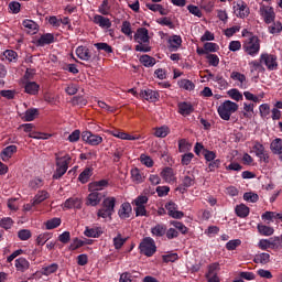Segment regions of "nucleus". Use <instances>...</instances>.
Here are the masks:
<instances>
[{
	"mask_svg": "<svg viewBox=\"0 0 282 282\" xmlns=\"http://www.w3.org/2000/svg\"><path fill=\"white\" fill-rule=\"evenodd\" d=\"M116 213V197L108 196L101 203V208L97 212V217L100 219H110Z\"/></svg>",
	"mask_w": 282,
	"mask_h": 282,
	"instance_id": "f257e3e1",
	"label": "nucleus"
},
{
	"mask_svg": "<svg viewBox=\"0 0 282 282\" xmlns=\"http://www.w3.org/2000/svg\"><path fill=\"white\" fill-rule=\"evenodd\" d=\"M56 170L53 174V180H61L63 175L67 173V169H69V162H72V156L69 154L61 155V153L56 154Z\"/></svg>",
	"mask_w": 282,
	"mask_h": 282,
	"instance_id": "f03ea898",
	"label": "nucleus"
},
{
	"mask_svg": "<svg viewBox=\"0 0 282 282\" xmlns=\"http://www.w3.org/2000/svg\"><path fill=\"white\" fill-rule=\"evenodd\" d=\"M134 41L139 43V45L135 46L137 52H151V46L149 45V30H147V28H140L137 30Z\"/></svg>",
	"mask_w": 282,
	"mask_h": 282,
	"instance_id": "7ed1b4c3",
	"label": "nucleus"
},
{
	"mask_svg": "<svg viewBox=\"0 0 282 282\" xmlns=\"http://www.w3.org/2000/svg\"><path fill=\"white\" fill-rule=\"evenodd\" d=\"M239 111V105L235 101L225 100L217 108V112L221 120L228 121L232 117V113Z\"/></svg>",
	"mask_w": 282,
	"mask_h": 282,
	"instance_id": "20e7f679",
	"label": "nucleus"
},
{
	"mask_svg": "<svg viewBox=\"0 0 282 282\" xmlns=\"http://www.w3.org/2000/svg\"><path fill=\"white\" fill-rule=\"evenodd\" d=\"M242 50L252 58L259 56V52H261V40H259V36H250L243 42Z\"/></svg>",
	"mask_w": 282,
	"mask_h": 282,
	"instance_id": "39448f33",
	"label": "nucleus"
},
{
	"mask_svg": "<svg viewBox=\"0 0 282 282\" xmlns=\"http://www.w3.org/2000/svg\"><path fill=\"white\" fill-rule=\"evenodd\" d=\"M258 248L260 250H281L282 249V241L279 236H274L269 239H261L258 242Z\"/></svg>",
	"mask_w": 282,
	"mask_h": 282,
	"instance_id": "423d86ee",
	"label": "nucleus"
},
{
	"mask_svg": "<svg viewBox=\"0 0 282 282\" xmlns=\"http://www.w3.org/2000/svg\"><path fill=\"white\" fill-rule=\"evenodd\" d=\"M140 252L141 254H144L145 257H153L158 250V247L155 246V240L151 237L144 238L140 246Z\"/></svg>",
	"mask_w": 282,
	"mask_h": 282,
	"instance_id": "0eeeda50",
	"label": "nucleus"
},
{
	"mask_svg": "<svg viewBox=\"0 0 282 282\" xmlns=\"http://www.w3.org/2000/svg\"><path fill=\"white\" fill-rule=\"evenodd\" d=\"M24 129V133L29 134V138L34 140H50L52 134L36 131L34 123H24L21 126Z\"/></svg>",
	"mask_w": 282,
	"mask_h": 282,
	"instance_id": "6e6552de",
	"label": "nucleus"
},
{
	"mask_svg": "<svg viewBox=\"0 0 282 282\" xmlns=\"http://www.w3.org/2000/svg\"><path fill=\"white\" fill-rule=\"evenodd\" d=\"M132 204L135 206L134 212L137 217H147V204H149V197L144 195L138 196Z\"/></svg>",
	"mask_w": 282,
	"mask_h": 282,
	"instance_id": "1a4fd4ad",
	"label": "nucleus"
},
{
	"mask_svg": "<svg viewBox=\"0 0 282 282\" xmlns=\"http://www.w3.org/2000/svg\"><path fill=\"white\" fill-rule=\"evenodd\" d=\"M234 14L238 19H247V17H250V8L248 7V3H246L243 0H237L234 2Z\"/></svg>",
	"mask_w": 282,
	"mask_h": 282,
	"instance_id": "9d476101",
	"label": "nucleus"
},
{
	"mask_svg": "<svg viewBox=\"0 0 282 282\" xmlns=\"http://www.w3.org/2000/svg\"><path fill=\"white\" fill-rule=\"evenodd\" d=\"M221 270V265L219 262H214L207 267V272L205 274L207 282H220L219 271Z\"/></svg>",
	"mask_w": 282,
	"mask_h": 282,
	"instance_id": "9b49d317",
	"label": "nucleus"
},
{
	"mask_svg": "<svg viewBox=\"0 0 282 282\" xmlns=\"http://www.w3.org/2000/svg\"><path fill=\"white\" fill-rule=\"evenodd\" d=\"M260 63L265 65L269 72H274L279 67V63L276 62V55L270 53H262L260 55Z\"/></svg>",
	"mask_w": 282,
	"mask_h": 282,
	"instance_id": "f8f14e48",
	"label": "nucleus"
},
{
	"mask_svg": "<svg viewBox=\"0 0 282 282\" xmlns=\"http://www.w3.org/2000/svg\"><path fill=\"white\" fill-rule=\"evenodd\" d=\"M260 17H262L264 23L270 25V23H274V19H276V13L274 12V8L270 6H261L259 10Z\"/></svg>",
	"mask_w": 282,
	"mask_h": 282,
	"instance_id": "ddd939ff",
	"label": "nucleus"
},
{
	"mask_svg": "<svg viewBox=\"0 0 282 282\" xmlns=\"http://www.w3.org/2000/svg\"><path fill=\"white\" fill-rule=\"evenodd\" d=\"M252 151L253 153H256V156L259 158L260 162H264V164H268L270 162V155L265 153V148L263 147V144L254 142Z\"/></svg>",
	"mask_w": 282,
	"mask_h": 282,
	"instance_id": "4468645a",
	"label": "nucleus"
},
{
	"mask_svg": "<svg viewBox=\"0 0 282 282\" xmlns=\"http://www.w3.org/2000/svg\"><path fill=\"white\" fill-rule=\"evenodd\" d=\"M82 138L84 142H87L90 147H98V144H102V137L94 134L90 131L83 132Z\"/></svg>",
	"mask_w": 282,
	"mask_h": 282,
	"instance_id": "2eb2a0df",
	"label": "nucleus"
},
{
	"mask_svg": "<svg viewBox=\"0 0 282 282\" xmlns=\"http://www.w3.org/2000/svg\"><path fill=\"white\" fill-rule=\"evenodd\" d=\"M162 180L166 182V184H175L177 182V176L175 174V170L172 167H164L160 173Z\"/></svg>",
	"mask_w": 282,
	"mask_h": 282,
	"instance_id": "dca6fc26",
	"label": "nucleus"
},
{
	"mask_svg": "<svg viewBox=\"0 0 282 282\" xmlns=\"http://www.w3.org/2000/svg\"><path fill=\"white\" fill-rule=\"evenodd\" d=\"M182 36L181 35H171L167 37V48L171 52H177L182 47Z\"/></svg>",
	"mask_w": 282,
	"mask_h": 282,
	"instance_id": "f3484780",
	"label": "nucleus"
},
{
	"mask_svg": "<svg viewBox=\"0 0 282 282\" xmlns=\"http://www.w3.org/2000/svg\"><path fill=\"white\" fill-rule=\"evenodd\" d=\"M93 23L101 28V30H109V28H111V20L100 14L94 15Z\"/></svg>",
	"mask_w": 282,
	"mask_h": 282,
	"instance_id": "a211bd4d",
	"label": "nucleus"
},
{
	"mask_svg": "<svg viewBox=\"0 0 282 282\" xmlns=\"http://www.w3.org/2000/svg\"><path fill=\"white\" fill-rule=\"evenodd\" d=\"M102 202V193L89 191L86 199V206H98Z\"/></svg>",
	"mask_w": 282,
	"mask_h": 282,
	"instance_id": "6ab92c4d",
	"label": "nucleus"
},
{
	"mask_svg": "<svg viewBox=\"0 0 282 282\" xmlns=\"http://www.w3.org/2000/svg\"><path fill=\"white\" fill-rule=\"evenodd\" d=\"M109 133L110 135H113V138H118L119 140H142V135L140 134L131 135L120 130H111L109 131Z\"/></svg>",
	"mask_w": 282,
	"mask_h": 282,
	"instance_id": "aec40b11",
	"label": "nucleus"
},
{
	"mask_svg": "<svg viewBox=\"0 0 282 282\" xmlns=\"http://www.w3.org/2000/svg\"><path fill=\"white\" fill-rule=\"evenodd\" d=\"M165 208H166L170 217H172L173 219H182V217H184V213L177 210V204H175L173 202L167 203L165 205Z\"/></svg>",
	"mask_w": 282,
	"mask_h": 282,
	"instance_id": "412c9836",
	"label": "nucleus"
},
{
	"mask_svg": "<svg viewBox=\"0 0 282 282\" xmlns=\"http://www.w3.org/2000/svg\"><path fill=\"white\" fill-rule=\"evenodd\" d=\"M133 214V207H131V203H123L121 204L119 210H118V216L120 219H129L131 215Z\"/></svg>",
	"mask_w": 282,
	"mask_h": 282,
	"instance_id": "4be33fe9",
	"label": "nucleus"
},
{
	"mask_svg": "<svg viewBox=\"0 0 282 282\" xmlns=\"http://www.w3.org/2000/svg\"><path fill=\"white\" fill-rule=\"evenodd\" d=\"M140 96L143 100H148V102H158L160 100V93L151 89L142 90Z\"/></svg>",
	"mask_w": 282,
	"mask_h": 282,
	"instance_id": "5701e85b",
	"label": "nucleus"
},
{
	"mask_svg": "<svg viewBox=\"0 0 282 282\" xmlns=\"http://www.w3.org/2000/svg\"><path fill=\"white\" fill-rule=\"evenodd\" d=\"M17 145H8L7 148H4L0 153L2 162H9L10 159H12V155L17 153Z\"/></svg>",
	"mask_w": 282,
	"mask_h": 282,
	"instance_id": "b1692460",
	"label": "nucleus"
},
{
	"mask_svg": "<svg viewBox=\"0 0 282 282\" xmlns=\"http://www.w3.org/2000/svg\"><path fill=\"white\" fill-rule=\"evenodd\" d=\"M230 78L232 80L238 82V87H240V89H246V87H248V82L246 79V75L239 73V72H232L230 75Z\"/></svg>",
	"mask_w": 282,
	"mask_h": 282,
	"instance_id": "393cba45",
	"label": "nucleus"
},
{
	"mask_svg": "<svg viewBox=\"0 0 282 282\" xmlns=\"http://www.w3.org/2000/svg\"><path fill=\"white\" fill-rule=\"evenodd\" d=\"M36 116H39V109L31 108L28 109L24 113H22L20 118L21 120H23V122H32L36 120Z\"/></svg>",
	"mask_w": 282,
	"mask_h": 282,
	"instance_id": "a878e982",
	"label": "nucleus"
},
{
	"mask_svg": "<svg viewBox=\"0 0 282 282\" xmlns=\"http://www.w3.org/2000/svg\"><path fill=\"white\" fill-rule=\"evenodd\" d=\"M109 186V182L107 180L95 181L88 184V189L98 193L102 191V188H107Z\"/></svg>",
	"mask_w": 282,
	"mask_h": 282,
	"instance_id": "bb28decb",
	"label": "nucleus"
},
{
	"mask_svg": "<svg viewBox=\"0 0 282 282\" xmlns=\"http://www.w3.org/2000/svg\"><path fill=\"white\" fill-rule=\"evenodd\" d=\"M76 56L80 58V61H90L91 53L89 52V48L86 46H78L76 48Z\"/></svg>",
	"mask_w": 282,
	"mask_h": 282,
	"instance_id": "cd10ccee",
	"label": "nucleus"
},
{
	"mask_svg": "<svg viewBox=\"0 0 282 282\" xmlns=\"http://www.w3.org/2000/svg\"><path fill=\"white\" fill-rule=\"evenodd\" d=\"M235 213L237 217H240L241 219H246V217L250 215V207H248L246 204L237 205L235 208Z\"/></svg>",
	"mask_w": 282,
	"mask_h": 282,
	"instance_id": "c85d7f7f",
	"label": "nucleus"
},
{
	"mask_svg": "<svg viewBox=\"0 0 282 282\" xmlns=\"http://www.w3.org/2000/svg\"><path fill=\"white\" fill-rule=\"evenodd\" d=\"M257 228H258V232L262 237H272V235H274V227H270L263 224H258Z\"/></svg>",
	"mask_w": 282,
	"mask_h": 282,
	"instance_id": "c756f323",
	"label": "nucleus"
},
{
	"mask_svg": "<svg viewBox=\"0 0 282 282\" xmlns=\"http://www.w3.org/2000/svg\"><path fill=\"white\" fill-rule=\"evenodd\" d=\"M45 199H50V193H47V191H39L35 194V196L32 198L33 204H35V206L43 204V202H45Z\"/></svg>",
	"mask_w": 282,
	"mask_h": 282,
	"instance_id": "7c9ffc66",
	"label": "nucleus"
},
{
	"mask_svg": "<svg viewBox=\"0 0 282 282\" xmlns=\"http://www.w3.org/2000/svg\"><path fill=\"white\" fill-rule=\"evenodd\" d=\"M178 113H181V116H191V113H193V105L186 101L180 102Z\"/></svg>",
	"mask_w": 282,
	"mask_h": 282,
	"instance_id": "2f4dec72",
	"label": "nucleus"
},
{
	"mask_svg": "<svg viewBox=\"0 0 282 282\" xmlns=\"http://www.w3.org/2000/svg\"><path fill=\"white\" fill-rule=\"evenodd\" d=\"M22 25L28 30L29 34H36V32H39V24L33 20H24Z\"/></svg>",
	"mask_w": 282,
	"mask_h": 282,
	"instance_id": "473e14b6",
	"label": "nucleus"
},
{
	"mask_svg": "<svg viewBox=\"0 0 282 282\" xmlns=\"http://www.w3.org/2000/svg\"><path fill=\"white\" fill-rule=\"evenodd\" d=\"M152 237H164L166 235V225L158 224L151 228Z\"/></svg>",
	"mask_w": 282,
	"mask_h": 282,
	"instance_id": "72a5a7b5",
	"label": "nucleus"
},
{
	"mask_svg": "<svg viewBox=\"0 0 282 282\" xmlns=\"http://www.w3.org/2000/svg\"><path fill=\"white\" fill-rule=\"evenodd\" d=\"M85 237H91V238H98L100 235H102V228L100 227H86L84 231Z\"/></svg>",
	"mask_w": 282,
	"mask_h": 282,
	"instance_id": "f704fd0d",
	"label": "nucleus"
},
{
	"mask_svg": "<svg viewBox=\"0 0 282 282\" xmlns=\"http://www.w3.org/2000/svg\"><path fill=\"white\" fill-rule=\"evenodd\" d=\"M145 7L148 10H151V12H159L162 17H166V14H169V11L164 9L162 4L147 3Z\"/></svg>",
	"mask_w": 282,
	"mask_h": 282,
	"instance_id": "c9c22d12",
	"label": "nucleus"
},
{
	"mask_svg": "<svg viewBox=\"0 0 282 282\" xmlns=\"http://www.w3.org/2000/svg\"><path fill=\"white\" fill-rule=\"evenodd\" d=\"M91 175H94V169L86 167L78 176L80 184H87Z\"/></svg>",
	"mask_w": 282,
	"mask_h": 282,
	"instance_id": "e433bc0d",
	"label": "nucleus"
},
{
	"mask_svg": "<svg viewBox=\"0 0 282 282\" xmlns=\"http://www.w3.org/2000/svg\"><path fill=\"white\" fill-rule=\"evenodd\" d=\"M270 149L275 155H282V139L276 138L271 142Z\"/></svg>",
	"mask_w": 282,
	"mask_h": 282,
	"instance_id": "4c0bfd02",
	"label": "nucleus"
},
{
	"mask_svg": "<svg viewBox=\"0 0 282 282\" xmlns=\"http://www.w3.org/2000/svg\"><path fill=\"white\" fill-rule=\"evenodd\" d=\"M51 43H54V34L52 33H45L37 40V45L41 47H43V45H50Z\"/></svg>",
	"mask_w": 282,
	"mask_h": 282,
	"instance_id": "58836bf2",
	"label": "nucleus"
},
{
	"mask_svg": "<svg viewBox=\"0 0 282 282\" xmlns=\"http://www.w3.org/2000/svg\"><path fill=\"white\" fill-rule=\"evenodd\" d=\"M41 86H39V84H36L35 82H29L24 86L25 93L30 94L31 96H36Z\"/></svg>",
	"mask_w": 282,
	"mask_h": 282,
	"instance_id": "ea45409f",
	"label": "nucleus"
},
{
	"mask_svg": "<svg viewBox=\"0 0 282 282\" xmlns=\"http://www.w3.org/2000/svg\"><path fill=\"white\" fill-rule=\"evenodd\" d=\"M15 268L19 272H25L30 270V262L25 258H19L15 260Z\"/></svg>",
	"mask_w": 282,
	"mask_h": 282,
	"instance_id": "a19ab883",
	"label": "nucleus"
},
{
	"mask_svg": "<svg viewBox=\"0 0 282 282\" xmlns=\"http://www.w3.org/2000/svg\"><path fill=\"white\" fill-rule=\"evenodd\" d=\"M131 177L132 182H134L135 184H142V182H144V174H142V172L138 167L131 170Z\"/></svg>",
	"mask_w": 282,
	"mask_h": 282,
	"instance_id": "79ce46f5",
	"label": "nucleus"
},
{
	"mask_svg": "<svg viewBox=\"0 0 282 282\" xmlns=\"http://www.w3.org/2000/svg\"><path fill=\"white\" fill-rule=\"evenodd\" d=\"M193 149V143L188 142L186 139L178 140V152L188 153Z\"/></svg>",
	"mask_w": 282,
	"mask_h": 282,
	"instance_id": "37998d69",
	"label": "nucleus"
},
{
	"mask_svg": "<svg viewBox=\"0 0 282 282\" xmlns=\"http://www.w3.org/2000/svg\"><path fill=\"white\" fill-rule=\"evenodd\" d=\"M111 12V4H109V0H104L98 8V13L104 17H109Z\"/></svg>",
	"mask_w": 282,
	"mask_h": 282,
	"instance_id": "c03bdc74",
	"label": "nucleus"
},
{
	"mask_svg": "<svg viewBox=\"0 0 282 282\" xmlns=\"http://www.w3.org/2000/svg\"><path fill=\"white\" fill-rule=\"evenodd\" d=\"M227 96H229V98H231V100H236V102L243 100V95L237 88L229 89L227 91Z\"/></svg>",
	"mask_w": 282,
	"mask_h": 282,
	"instance_id": "a18cd8bd",
	"label": "nucleus"
},
{
	"mask_svg": "<svg viewBox=\"0 0 282 282\" xmlns=\"http://www.w3.org/2000/svg\"><path fill=\"white\" fill-rule=\"evenodd\" d=\"M83 202L80 200V198H68L64 203V208H80Z\"/></svg>",
	"mask_w": 282,
	"mask_h": 282,
	"instance_id": "49530a36",
	"label": "nucleus"
},
{
	"mask_svg": "<svg viewBox=\"0 0 282 282\" xmlns=\"http://www.w3.org/2000/svg\"><path fill=\"white\" fill-rule=\"evenodd\" d=\"M249 67H250V73L254 74V72H263V63H261V59L257 61L253 59L251 62H249Z\"/></svg>",
	"mask_w": 282,
	"mask_h": 282,
	"instance_id": "de8ad7c7",
	"label": "nucleus"
},
{
	"mask_svg": "<svg viewBox=\"0 0 282 282\" xmlns=\"http://www.w3.org/2000/svg\"><path fill=\"white\" fill-rule=\"evenodd\" d=\"M177 85L181 89H185V91H193L195 89V84L189 79H181Z\"/></svg>",
	"mask_w": 282,
	"mask_h": 282,
	"instance_id": "09e8293b",
	"label": "nucleus"
},
{
	"mask_svg": "<svg viewBox=\"0 0 282 282\" xmlns=\"http://www.w3.org/2000/svg\"><path fill=\"white\" fill-rule=\"evenodd\" d=\"M254 263H261L262 265L270 263V253L263 252L256 254Z\"/></svg>",
	"mask_w": 282,
	"mask_h": 282,
	"instance_id": "8fccbe9b",
	"label": "nucleus"
},
{
	"mask_svg": "<svg viewBox=\"0 0 282 282\" xmlns=\"http://www.w3.org/2000/svg\"><path fill=\"white\" fill-rule=\"evenodd\" d=\"M169 133H171V128H169L167 126L155 128V131H154V135L156 138H166Z\"/></svg>",
	"mask_w": 282,
	"mask_h": 282,
	"instance_id": "3c124183",
	"label": "nucleus"
},
{
	"mask_svg": "<svg viewBox=\"0 0 282 282\" xmlns=\"http://www.w3.org/2000/svg\"><path fill=\"white\" fill-rule=\"evenodd\" d=\"M139 161L141 164H143V166H147V169H153V165L155 164L153 159L147 154H141Z\"/></svg>",
	"mask_w": 282,
	"mask_h": 282,
	"instance_id": "603ef678",
	"label": "nucleus"
},
{
	"mask_svg": "<svg viewBox=\"0 0 282 282\" xmlns=\"http://www.w3.org/2000/svg\"><path fill=\"white\" fill-rule=\"evenodd\" d=\"M95 47L99 52H106V54H113V47H111V45H109V44H107L105 42L95 43Z\"/></svg>",
	"mask_w": 282,
	"mask_h": 282,
	"instance_id": "864d4df0",
	"label": "nucleus"
},
{
	"mask_svg": "<svg viewBox=\"0 0 282 282\" xmlns=\"http://www.w3.org/2000/svg\"><path fill=\"white\" fill-rule=\"evenodd\" d=\"M269 34H281L282 32V22L275 21L268 28Z\"/></svg>",
	"mask_w": 282,
	"mask_h": 282,
	"instance_id": "5fc2aeb1",
	"label": "nucleus"
},
{
	"mask_svg": "<svg viewBox=\"0 0 282 282\" xmlns=\"http://www.w3.org/2000/svg\"><path fill=\"white\" fill-rule=\"evenodd\" d=\"M46 230H54V228H58L61 226V218H52L44 223Z\"/></svg>",
	"mask_w": 282,
	"mask_h": 282,
	"instance_id": "6e6d98bb",
	"label": "nucleus"
},
{
	"mask_svg": "<svg viewBox=\"0 0 282 282\" xmlns=\"http://www.w3.org/2000/svg\"><path fill=\"white\" fill-rule=\"evenodd\" d=\"M206 59L208 65H210V67H218L219 66V56L217 54H207L206 55Z\"/></svg>",
	"mask_w": 282,
	"mask_h": 282,
	"instance_id": "4d7b16f0",
	"label": "nucleus"
},
{
	"mask_svg": "<svg viewBox=\"0 0 282 282\" xmlns=\"http://www.w3.org/2000/svg\"><path fill=\"white\" fill-rule=\"evenodd\" d=\"M50 239H52V234L44 232V234H41L37 236L36 243H37V246H45V243H47V241H50Z\"/></svg>",
	"mask_w": 282,
	"mask_h": 282,
	"instance_id": "13d9d810",
	"label": "nucleus"
},
{
	"mask_svg": "<svg viewBox=\"0 0 282 282\" xmlns=\"http://www.w3.org/2000/svg\"><path fill=\"white\" fill-rule=\"evenodd\" d=\"M14 226V220L10 217H4L0 219V228H3L4 230H10Z\"/></svg>",
	"mask_w": 282,
	"mask_h": 282,
	"instance_id": "bf43d9fd",
	"label": "nucleus"
},
{
	"mask_svg": "<svg viewBox=\"0 0 282 282\" xmlns=\"http://www.w3.org/2000/svg\"><path fill=\"white\" fill-rule=\"evenodd\" d=\"M205 46V52L207 54H213L215 52H219V44L214 43V42H207L204 44Z\"/></svg>",
	"mask_w": 282,
	"mask_h": 282,
	"instance_id": "052dcab7",
	"label": "nucleus"
},
{
	"mask_svg": "<svg viewBox=\"0 0 282 282\" xmlns=\"http://www.w3.org/2000/svg\"><path fill=\"white\" fill-rule=\"evenodd\" d=\"M140 63H142L144 67H153V65H155V58L149 55H142L140 57Z\"/></svg>",
	"mask_w": 282,
	"mask_h": 282,
	"instance_id": "680f3d73",
	"label": "nucleus"
},
{
	"mask_svg": "<svg viewBox=\"0 0 282 282\" xmlns=\"http://www.w3.org/2000/svg\"><path fill=\"white\" fill-rule=\"evenodd\" d=\"M56 270H58V264L53 263L51 265L42 268V274L44 276H50V274H54V272H56Z\"/></svg>",
	"mask_w": 282,
	"mask_h": 282,
	"instance_id": "e2e57ef3",
	"label": "nucleus"
},
{
	"mask_svg": "<svg viewBox=\"0 0 282 282\" xmlns=\"http://www.w3.org/2000/svg\"><path fill=\"white\" fill-rule=\"evenodd\" d=\"M171 226L176 228V230L182 232V235H186L188 232V228L183 223H181V221L172 220L171 221Z\"/></svg>",
	"mask_w": 282,
	"mask_h": 282,
	"instance_id": "0e129e2a",
	"label": "nucleus"
},
{
	"mask_svg": "<svg viewBox=\"0 0 282 282\" xmlns=\"http://www.w3.org/2000/svg\"><path fill=\"white\" fill-rule=\"evenodd\" d=\"M119 282H139L138 278L129 272H124L120 275Z\"/></svg>",
	"mask_w": 282,
	"mask_h": 282,
	"instance_id": "69168bd1",
	"label": "nucleus"
},
{
	"mask_svg": "<svg viewBox=\"0 0 282 282\" xmlns=\"http://www.w3.org/2000/svg\"><path fill=\"white\" fill-rule=\"evenodd\" d=\"M121 32L126 36H131V34H133V31L131 30V22L123 21L121 25Z\"/></svg>",
	"mask_w": 282,
	"mask_h": 282,
	"instance_id": "338daca9",
	"label": "nucleus"
},
{
	"mask_svg": "<svg viewBox=\"0 0 282 282\" xmlns=\"http://www.w3.org/2000/svg\"><path fill=\"white\" fill-rule=\"evenodd\" d=\"M261 118H268L270 116V104H262L259 107Z\"/></svg>",
	"mask_w": 282,
	"mask_h": 282,
	"instance_id": "774afa93",
	"label": "nucleus"
}]
</instances>
